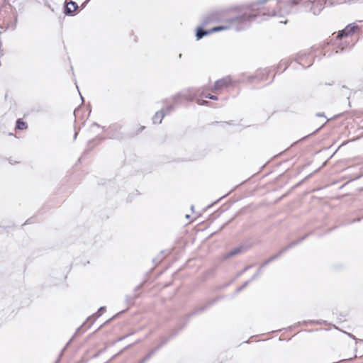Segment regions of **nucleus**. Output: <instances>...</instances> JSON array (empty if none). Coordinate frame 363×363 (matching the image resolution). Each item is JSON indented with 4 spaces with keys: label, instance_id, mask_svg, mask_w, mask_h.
Listing matches in <instances>:
<instances>
[{
    "label": "nucleus",
    "instance_id": "obj_1",
    "mask_svg": "<svg viewBox=\"0 0 363 363\" xmlns=\"http://www.w3.org/2000/svg\"><path fill=\"white\" fill-rule=\"evenodd\" d=\"M246 17H247V15L245 14L242 16L233 18L229 21L228 26H216V27H214L213 28L208 30H203L201 28H198L197 33H196L197 39L199 40L206 35H208V34H211L214 32L227 30L229 28H233L236 30H240L244 28V26H239L238 24L242 23L245 21Z\"/></svg>",
    "mask_w": 363,
    "mask_h": 363
},
{
    "label": "nucleus",
    "instance_id": "obj_2",
    "mask_svg": "<svg viewBox=\"0 0 363 363\" xmlns=\"http://www.w3.org/2000/svg\"><path fill=\"white\" fill-rule=\"evenodd\" d=\"M357 28V26L353 23L347 26L345 29H343L337 35V38H342L344 36H348L350 34L353 33L355 30Z\"/></svg>",
    "mask_w": 363,
    "mask_h": 363
},
{
    "label": "nucleus",
    "instance_id": "obj_3",
    "mask_svg": "<svg viewBox=\"0 0 363 363\" xmlns=\"http://www.w3.org/2000/svg\"><path fill=\"white\" fill-rule=\"evenodd\" d=\"M230 82L229 78H224L220 80H218L215 83L214 89L216 90H218L222 89L223 87L227 86Z\"/></svg>",
    "mask_w": 363,
    "mask_h": 363
},
{
    "label": "nucleus",
    "instance_id": "obj_4",
    "mask_svg": "<svg viewBox=\"0 0 363 363\" xmlns=\"http://www.w3.org/2000/svg\"><path fill=\"white\" fill-rule=\"evenodd\" d=\"M289 13V4H287V7L286 8H284L282 10H279V11H269L267 15L268 16H276V15H284V14H286Z\"/></svg>",
    "mask_w": 363,
    "mask_h": 363
},
{
    "label": "nucleus",
    "instance_id": "obj_5",
    "mask_svg": "<svg viewBox=\"0 0 363 363\" xmlns=\"http://www.w3.org/2000/svg\"><path fill=\"white\" fill-rule=\"evenodd\" d=\"M164 116V113L162 111H157L153 117V123H160L162 120Z\"/></svg>",
    "mask_w": 363,
    "mask_h": 363
},
{
    "label": "nucleus",
    "instance_id": "obj_6",
    "mask_svg": "<svg viewBox=\"0 0 363 363\" xmlns=\"http://www.w3.org/2000/svg\"><path fill=\"white\" fill-rule=\"evenodd\" d=\"M77 4L74 1H70L67 4L66 11L67 13H71L77 9Z\"/></svg>",
    "mask_w": 363,
    "mask_h": 363
},
{
    "label": "nucleus",
    "instance_id": "obj_7",
    "mask_svg": "<svg viewBox=\"0 0 363 363\" xmlns=\"http://www.w3.org/2000/svg\"><path fill=\"white\" fill-rule=\"evenodd\" d=\"M323 6L322 4H314L313 7L311 8V11L315 15H318L320 13L321 10L323 9Z\"/></svg>",
    "mask_w": 363,
    "mask_h": 363
},
{
    "label": "nucleus",
    "instance_id": "obj_8",
    "mask_svg": "<svg viewBox=\"0 0 363 363\" xmlns=\"http://www.w3.org/2000/svg\"><path fill=\"white\" fill-rule=\"evenodd\" d=\"M268 1L269 0H259V1L253 4L251 6V11H254L256 10H259V6L261 4H266Z\"/></svg>",
    "mask_w": 363,
    "mask_h": 363
},
{
    "label": "nucleus",
    "instance_id": "obj_9",
    "mask_svg": "<svg viewBox=\"0 0 363 363\" xmlns=\"http://www.w3.org/2000/svg\"><path fill=\"white\" fill-rule=\"evenodd\" d=\"M17 128L20 130H23L27 128V125L26 123L23 121H17Z\"/></svg>",
    "mask_w": 363,
    "mask_h": 363
},
{
    "label": "nucleus",
    "instance_id": "obj_10",
    "mask_svg": "<svg viewBox=\"0 0 363 363\" xmlns=\"http://www.w3.org/2000/svg\"><path fill=\"white\" fill-rule=\"evenodd\" d=\"M105 311H106L105 307H101L99 309L98 312L94 315V316H96V318L99 317Z\"/></svg>",
    "mask_w": 363,
    "mask_h": 363
},
{
    "label": "nucleus",
    "instance_id": "obj_11",
    "mask_svg": "<svg viewBox=\"0 0 363 363\" xmlns=\"http://www.w3.org/2000/svg\"><path fill=\"white\" fill-rule=\"evenodd\" d=\"M181 97L187 98L186 94V93H183L182 94H178L177 96H176L174 97V99L176 100L177 98H181Z\"/></svg>",
    "mask_w": 363,
    "mask_h": 363
},
{
    "label": "nucleus",
    "instance_id": "obj_12",
    "mask_svg": "<svg viewBox=\"0 0 363 363\" xmlns=\"http://www.w3.org/2000/svg\"><path fill=\"white\" fill-rule=\"evenodd\" d=\"M301 0H291L289 4H291L293 5H296L298 4Z\"/></svg>",
    "mask_w": 363,
    "mask_h": 363
},
{
    "label": "nucleus",
    "instance_id": "obj_13",
    "mask_svg": "<svg viewBox=\"0 0 363 363\" xmlns=\"http://www.w3.org/2000/svg\"><path fill=\"white\" fill-rule=\"evenodd\" d=\"M255 16H256V14L249 13L247 15V19H248V21H250L252 18H254Z\"/></svg>",
    "mask_w": 363,
    "mask_h": 363
},
{
    "label": "nucleus",
    "instance_id": "obj_14",
    "mask_svg": "<svg viewBox=\"0 0 363 363\" xmlns=\"http://www.w3.org/2000/svg\"><path fill=\"white\" fill-rule=\"evenodd\" d=\"M239 251H240V250H239V249H235V250H234L233 251H232V252H230V255H235V254H237Z\"/></svg>",
    "mask_w": 363,
    "mask_h": 363
},
{
    "label": "nucleus",
    "instance_id": "obj_15",
    "mask_svg": "<svg viewBox=\"0 0 363 363\" xmlns=\"http://www.w3.org/2000/svg\"><path fill=\"white\" fill-rule=\"evenodd\" d=\"M205 103H206V101H201V100H200V99H199V100H198V104H199V105L204 104Z\"/></svg>",
    "mask_w": 363,
    "mask_h": 363
},
{
    "label": "nucleus",
    "instance_id": "obj_16",
    "mask_svg": "<svg viewBox=\"0 0 363 363\" xmlns=\"http://www.w3.org/2000/svg\"><path fill=\"white\" fill-rule=\"evenodd\" d=\"M211 99L216 100L217 97L216 96L212 95L211 97H210Z\"/></svg>",
    "mask_w": 363,
    "mask_h": 363
},
{
    "label": "nucleus",
    "instance_id": "obj_17",
    "mask_svg": "<svg viewBox=\"0 0 363 363\" xmlns=\"http://www.w3.org/2000/svg\"><path fill=\"white\" fill-rule=\"evenodd\" d=\"M206 96V98H209V99H210V97H211V96H212V95H211V94H208V95H206V96Z\"/></svg>",
    "mask_w": 363,
    "mask_h": 363
}]
</instances>
